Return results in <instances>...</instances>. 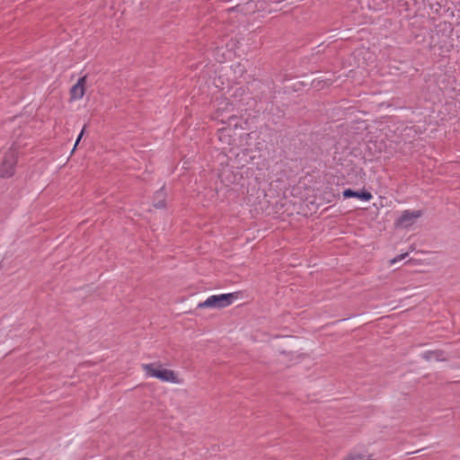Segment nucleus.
Here are the masks:
<instances>
[{"mask_svg": "<svg viewBox=\"0 0 460 460\" xmlns=\"http://www.w3.org/2000/svg\"><path fill=\"white\" fill-rule=\"evenodd\" d=\"M407 255H408V253H402V254L395 256L394 258H393L389 261L390 265H394V264L402 261L403 259L406 258Z\"/></svg>", "mask_w": 460, "mask_h": 460, "instance_id": "10", "label": "nucleus"}, {"mask_svg": "<svg viewBox=\"0 0 460 460\" xmlns=\"http://www.w3.org/2000/svg\"><path fill=\"white\" fill-rule=\"evenodd\" d=\"M142 369L147 377L157 378L163 382L172 384L180 385L182 383V380L178 377L174 371L163 368L161 366H155V364H143Z\"/></svg>", "mask_w": 460, "mask_h": 460, "instance_id": "1", "label": "nucleus"}, {"mask_svg": "<svg viewBox=\"0 0 460 460\" xmlns=\"http://www.w3.org/2000/svg\"><path fill=\"white\" fill-rule=\"evenodd\" d=\"M225 106L226 107L224 109L226 110V111H232V109H233V104L228 102H225Z\"/></svg>", "mask_w": 460, "mask_h": 460, "instance_id": "12", "label": "nucleus"}, {"mask_svg": "<svg viewBox=\"0 0 460 460\" xmlns=\"http://www.w3.org/2000/svg\"><path fill=\"white\" fill-rule=\"evenodd\" d=\"M218 62H223L224 60L223 59H220V58H217Z\"/></svg>", "mask_w": 460, "mask_h": 460, "instance_id": "14", "label": "nucleus"}, {"mask_svg": "<svg viewBox=\"0 0 460 460\" xmlns=\"http://www.w3.org/2000/svg\"><path fill=\"white\" fill-rule=\"evenodd\" d=\"M155 207L158 208H162L164 207V201L158 202L157 204H155Z\"/></svg>", "mask_w": 460, "mask_h": 460, "instance_id": "13", "label": "nucleus"}, {"mask_svg": "<svg viewBox=\"0 0 460 460\" xmlns=\"http://www.w3.org/2000/svg\"><path fill=\"white\" fill-rule=\"evenodd\" d=\"M422 358L427 361H443L446 360V354L441 350H428L422 354Z\"/></svg>", "mask_w": 460, "mask_h": 460, "instance_id": "8", "label": "nucleus"}, {"mask_svg": "<svg viewBox=\"0 0 460 460\" xmlns=\"http://www.w3.org/2000/svg\"><path fill=\"white\" fill-rule=\"evenodd\" d=\"M17 162L16 154L14 151L7 153L4 158L0 168V175L4 178H8L13 175L14 168Z\"/></svg>", "mask_w": 460, "mask_h": 460, "instance_id": "3", "label": "nucleus"}, {"mask_svg": "<svg viewBox=\"0 0 460 460\" xmlns=\"http://www.w3.org/2000/svg\"><path fill=\"white\" fill-rule=\"evenodd\" d=\"M421 216L420 210H404L400 217L397 219V225L402 227H408L411 226L415 219Z\"/></svg>", "mask_w": 460, "mask_h": 460, "instance_id": "4", "label": "nucleus"}, {"mask_svg": "<svg viewBox=\"0 0 460 460\" xmlns=\"http://www.w3.org/2000/svg\"><path fill=\"white\" fill-rule=\"evenodd\" d=\"M85 77L78 79L77 83L70 90L71 99L80 100L84 95Z\"/></svg>", "mask_w": 460, "mask_h": 460, "instance_id": "6", "label": "nucleus"}, {"mask_svg": "<svg viewBox=\"0 0 460 460\" xmlns=\"http://www.w3.org/2000/svg\"><path fill=\"white\" fill-rule=\"evenodd\" d=\"M237 119V117L236 116H230L228 118V122H229V126H231L233 124L234 121H235ZM231 131H232V128L230 127H227V128H222L221 129L218 130V139L222 142H225V143H227V144H231L232 143V136H231Z\"/></svg>", "mask_w": 460, "mask_h": 460, "instance_id": "5", "label": "nucleus"}, {"mask_svg": "<svg viewBox=\"0 0 460 460\" xmlns=\"http://www.w3.org/2000/svg\"><path fill=\"white\" fill-rule=\"evenodd\" d=\"M345 460H370L368 456L365 455H351Z\"/></svg>", "mask_w": 460, "mask_h": 460, "instance_id": "9", "label": "nucleus"}, {"mask_svg": "<svg viewBox=\"0 0 460 460\" xmlns=\"http://www.w3.org/2000/svg\"><path fill=\"white\" fill-rule=\"evenodd\" d=\"M237 297L234 293L213 295L208 296L204 302L198 305V307L223 308L233 304Z\"/></svg>", "mask_w": 460, "mask_h": 460, "instance_id": "2", "label": "nucleus"}, {"mask_svg": "<svg viewBox=\"0 0 460 460\" xmlns=\"http://www.w3.org/2000/svg\"><path fill=\"white\" fill-rule=\"evenodd\" d=\"M84 130H85V126L83 128V129L81 130L76 141H75V147H76V146L78 145L79 141L81 140L84 133Z\"/></svg>", "mask_w": 460, "mask_h": 460, "instance_id": "11", "label": "nucleus"}, {"mask_svg": "<svg viewBox=\"0 0 460 460\" xmlns=\"http://www.w3.org/2000/svg\"><path fill=\"white\" fill-rule=\"evenodd\" d=\"M342 195L345 199L357 198L363 201H369L373 198L372 194L368 191H366V190L355 191L351 189H346L343 191Z\"/></svg>", "mask_w": 460, "mask_h": 460, "instance_id": "7", "label": "nucleus"}]
</instances>
